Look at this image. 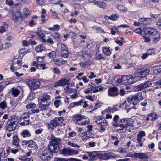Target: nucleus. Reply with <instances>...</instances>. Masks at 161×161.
I'll list each match as a JSON object with an SVG mask.
<instances>
[{
    "mask_svg": "<svg viewBox=\"0 0 161 161\" xmlns=\"http://www.w3.org/2000/svg\"><path fill=\"white\" fill-rule=\"evenodd\" d=\"M144 33L152 37L151 41L154 44L158 43L160 39V32L153 28L146 27L144 30Z\"/></svg>",
    "mask_w": 161,
    "mask_h": 161,
    "instance_id": "obj_1",
    "label": "nucleus"
},
{
    "mask_svg": "<svg viewBox=\"0 0 161 161\" xmlns=\"http://www.w3.org/2000/svg\"><path fill=\"white\" fill-rule=\"evenodd\" d=\"M61 139L55 137L54 135L51 136V140L48 146V150L57 153L59 150V146L60 144Z\"/></svg>",
    "mask_w": 161,
    "mask_h": 161,
    "instance_id": "obj_2",
    "label": "nucleus"
},
{
    "mask_svg": "<svg viewBox=\"0 0 161 161\" xmlns=\"http://www.w3.org/2000/svg\"><path fill=\"white\" fill-rule=\"evenodd\" d=\"M18 118L17 116L15 115L10 117L7 123L6 129L7 130L10 131L15 129L17 125L16 121Z\"/></svg>",
    "mask_w": 161,
    "mask_h": 161,
    "instance_id": "obj_3",
    "label": "nucleus"
},
{
    "mask_svg": "<svg viewBox=\"0 0 161 161\" xmlns=\"http://www.w3.org/2000/svg\"><path fill=\"white\" fill-rule=\"evenodd\" d=\"M73 120L76 123L80 125H85L88 124L90 121V119L88 117L76 114L73 118Z\"/></svg>",
    "mask_w": 161,
    "mask_h": 161,
    "instance_id": "obj_4",
    "label": "nucleus"
},
{
    "mask_svg": "<svg viewBox=\"0 0 161 161\" xmlns=\"http://www.w3.org/2000/svg\"><path fill=\"white\" fill-rule=\"evenodd\" d=\"M64 118L63 117H55V119L51 120L48 124V128L53 129L60 124L63 121Z\"/></svg>",
    "mask_w": 161,
    "mask_h": 161,
    "instance_id": "obj_5",
    "label": "nucleus"
},
{
    "mask_svg": "<svg viewBox=\"0 0 161 161\" xmlns=\"http://www.w3.org/2000/svg\"><path fill=\"white\" fill-rule=\"evenodd\" d=\"M142 99V94L141 93H138L134 96H130L128 97V102L132 105H135Z\"/></svg>",
    "mask_w": 161,
    "mask_h": 161,
    "instance_id": "obj_6",
    "label": "nucleus"
},
{
    "mask_svg": "<svg viewBox=\"0 0 161 161\" xmlns=\"http://www.w3.org/2000/svg\"><path fill=\"white\" fill-rule=\"evenodd\" d=\"M153 86L154 83L153 82V81H147L143 83L135 86L134 87V90L135 91H138L148 87Z\"/></svg>",
    "mask_w": 161,
    "mask_h": 161,
    "instance_id": "obj_7",
    "label": "nucleus"
},
{
    "mask_svg": "<svg viewBox=\"0 0 161 161\" xmlns=\"http://www.w3.org/2000/svg\"><path fill=\"white\" fill-rule=\"evenodd\" d=\"M40 82L36 79L31 80L27 83V84L31 91H33L38 89L40 86Z\"/></svg>",
    "mask_w": 161,
    "mask_h": 161,
    "instance_id": "obj_8",
    "label": "nucleus"
},
{
    "mask_svg": "<svg viewBox=\"0 0 161 161\" xmlns=\"http://www.w3.org/2000/svg\"><path fill=\"white\" fill-rule=\"evenodd\" d=\"M49 152L47 151L44 152L42 153L41 154V158L44 160H49L53 157V153H56L55 152H53V151H49Z\"/></svg>",
    "mask_w": 161,
    "mask_h": 161,
    "instance_id": "obj_9",
    "label": "nucleus"
},
{
    "mask_svg": "<svg viewBox=\"0 0 161 161\" xmlns=\"http://www.w3.org/2000/svg\"><path fill=\"white\" fill-rule=\"evenodd\" d=\"M123 81V84L128 85L133 83V77L130 75H124L121 76Z\"/></svg>",
    "mask_w": 161,
    "mask_h": 161,
    "instance_id": "obj_10",
    "label": "nucleus"
},
{
    "mask_svg": "<svg viewBox=\"0 0 161 161\" xmlns=\"http://www.w3.org/2000/svg\"><path fill=\"white\" fill-rule=\"evenodd\" d=\"M150 72V70L148 69H142L139 70L137 73V77L143 78L148 75Z\"/></svg>",
    "mask_w": 161,
    "mask_h": 161,
    "instance_id": "obj_11",
    "label": "nucleus"
},
{
    "mask_svg": "<svg viewBox=\"0 0 161 161\" xmlns=\"http://www.w3.org/2000/svg\"><path fill=\"white\" fill-rule=\"evenodd\" d=\"M113 154L112 153L99 154L98 158L103 160H107L111 158L114 157V156L112 155Z\"/></svg>",
    "mask_w": 161,
    "mask_h": 161,
    "instance_id": "obj_12",
    "label": "nucleus"
},
{
    "mask_svg": "<svg viewBox=\"0 0 161 161\" xmlns=\"http://www.w3.org/2000/svg\"><path fill=\"white\" fill-rule=\"evenodd\" d=\"M51 98L50 96L47 93L43 94L40 97L41 102L43 103L49 104L50 103Z\"/></svg>",
    "mask_w": 161,
    "mask_h": 161,
    "instance_id": "obj_13",
    "label": "nucleus"
},
{
    "mask_svg": "<svg viewBox=\"0 0 161 161\" xmlns=\"http://www.w3.org/2000/svg\"><path fill=\"white\" fill-rule=\"evenodd\" d=\"M49 104V103L47 104H44L40 102L39 104V108L42 111H46L51 112L52 111L51 109L48 107Z\"/></svg>",
    "mask_w": 161,
    "mask_h": 161,
    "instance_id": "obj_14",
    "label": "nucleus"
},
{
    "mask_svg": "<svg viewBox=\"0 0 161 161\" xmlns=\"http://www.w3.org/2000/svg\"><path fill=\"white\" fill-rule=\"evenodd\" d=\"M23 117H20L19 118V122L22 126H25L29 124L30 119L23 118Z\"/></svg>",
    "mask_w": 161,
    "mask_h": 161,
    "instance_id": "obj_15",
    "label": "nucleus"
},
{
    "mask_svg": "<svg viewBox=\"0 0 161 161\" xmlns=\"http://www.w3.org/2000/svg\"><path fill=\"white\" fill-rule=\"evenodd\" d=\"M108 95L111 96H114L118 94V89L116 87L110 88L108 92Z\"/></svg>",
    "mask_w": 161,
    "mask_h": 161,
    "instance_id": "obj_16",
    "label": "nucleus"
},
{
    "mask_svg": "<svg viewBox=\"0 0 161 161\" xmlns=\"http://www.w3.org/2000/svg\"><path fill=\"white\" fill-rule=\"evenodd\" d=\"M67 82L68 80L67 79L65 78H62L54 84V87H57L59 86L65 85H66V83H67Z\"/></svg>",
    "mask_w": 161,
    "mask_h": 161,
    "instance_id": "obj_17",
    "label": "nucleus"
},
{
    "mask_svg": "<svg viewBox=\"0 0 161 161\" xmlns=\"http://www.w3.org/2000/svg\"><path fill=\"white\" fill-rule=\"evenodd\" d=\"M137 158L140 159L146 160L148 158V154L147 153H137Z\"/></svg>",
    "mask_w": 161,
    "mask_h": 161,
    "instance_id": "obj_18",
    "label": "nucleus"
},
{
    "mask_svg": "<svg viewBox=\"0 0 161 161\" xmlns=\"http://www.w3.org/2000/svg\"><path fill=\"white\" fill-rule=\"evenodd\" d=\"M88 154V156L89 157H91L92 158H90L88 159V160L89 161H93V159L95 158L98 157V154L96 152H87Z\"/></svg>",
    "mask_w": 161,
    "mask_h": 161,
    "instance_id": "obj_19",
    "label": "nucleus"
},
{
    "mask_svg": "<svg viewBox=\"0 0 161 161\" xmlns=\"http://www.w3.org/2000/svg\"><path fill=\"white\" fill-rule=\"evenodd\" d=\"M28 149H36L38 147L37 144L33 140H30L27 146Z\"/></svg>",
    "mask_w": 161,
    "mask_h": 161,
    "instance_id": "obj_20",
    "label": "nucleus"
},
{
    "mask_svg": "<svg viewBox=\"0 0 161 161\" xmlns=\"http://www.w3.org/2000/svg\"><path fill=\"white\" fill-rule=\"evenodd\" d=\"M119 126L120 127L124 128L125 129L126 127V124H127V118L121 119L119 121Z\"/></svg>",
    "mask_w": 161,
    "mask_h": 161,
    "instance_id": "obj_21",
    "label": "nucleus"
},
{
    "mask_svg": "<svg viewBox=\"0 0 161 161\" xmlns=\"http://www.w3.org/2000/svg\"><path fill=\"white\" fill-rule=\"evenodd\" d=\"M70 149L64 148L60 150L59 152L60 154L63 155L64 156H70Z\"/></svg>",
    "mask_w": 161,
    "mask_h": 161,
    "instance_id": "obj_22",
    "label": "nucleus"
},
{
    "mask_svg": "<svg viewBox=\"0 0 161 161\" xmlns=\"http://www.w3.org/2000/svg\"><path fill=\"white\" fill-rule=\"evenodd\" d=\"M19 139L16 135H15L13 137L12 141V145L18 147L19 146Z\"/></svg>",
    "mask_w": 161,
    "mask_h": 161,
    "instance_id": "obj_23",
    "label": "nucleus"
},
{
    "mask_svg": "<svg viewBox=\"0 0 161 161\" xmlns=\"http://www.w3.org/2000/svg\"><path fill=\"white\" fill-rule=\"evenodd\" d=\"M21 135L24 137H28L31 136V134L29 130H28L25 129L23 130L21 133Z\"/></svg>",
    "mask_w": 161,
    "mask_h": 161,
    "instance_id": "obj_24",
    "label": "nucleus"
},
{
    "mask_svg": "<svg viewBox=\"0 0 161 161\" xmlns=\"http://www.w3.org/2000/svg\"><path fill=\"white\" fill-rule=\"evenodd\" d=\"M22 17V13L20 11H18L13 16L12 19L15 21H17L19 19V17Z\"/></svg>",
    "mask_w": 161,
    "mask_h": 161,
    "instance_id": "obj_25",
    "label": "nucleus"
},
{
    "mask_svg": "<svg viewBox=\"0 0 161 161\" xmlns=\"http://www.w3.org/2000/svg\"><path fill=\"white\" fill-rule=\"evenodd\" d=\"M106 120L104 118L101 116H98L97 118V120L95 121L97 125H101Z\"/></svg>",
    "mask_w": 161,
    "mask_h": 161,
    "instance_id": "obj_26",
    "label": "nucleus"
},
{
    "mask_svg": "<svg viewBox=\"0 0 161 161\" xmlns=\"http://www.w3.org/2000/svg\"><path fill=\"white\" fill-rule=\"evenodd\" d=\"M53 61L56 64L58 65L61 66L63 64H64L65 63V61L63 59H59L58 58H56L53 60Z\"/></svg>",
    "mask_w": 161,
    "mask_h": 161,
    "instance_id": "obj_27",
    "label": "nucleus"
},
{
    "mask_svg": "<svg viewBox=\"0 0 161 161\" xmlns=\"http://www.w3.org/2000/svg\"><path fill=\"white\" fill-rule=\"evenodd\" d=\"M95 5H97L99 7L104 8L106 7V4L104 3L101 1H98L94 2Z\"/></svg>",
    "mask_w": 161,
    "mask_h": 161,
    "instance_id": "obj_28",
    "label": "nucleus"
},
{
    "mask_svg": "<svg viewBox=\"0 0 161 161\" xmlns=\"http://www.w3.org/2000/svg\"><path fill=\"white\" fill-rule=\"evenodd\" d=\"M39 29H38V31L36 33L38 35V36L42 39V42H47L46 39L44 38V37H45L44 34L41 31H39Z\"/></svg>",
    "mask_w": 161,
    "mask_h": 161,
    "instance_id": "obj_29",
    "label": "nucleus"
},
{
    "mask_svg": "<svg viewBox=\"0 0 161 161\" xmlns=\"http://www.w3.org/2000/svg\"><path fill=\"white\" fill-rule=\"evenodd\" d=\"M20 93L19 90L17 89L12 88V94L14 97H17Z\"/></svg>",
    "mask_w": 161,
    "mask_h": 161,
    "instance_id": "obj_30",
    "label": "nucleus"
},
{
    "mask_svg": "<svg viewBox=\"0 0 161 161\" xmlns=\"http://www.w3.org/2000/svg\"><path fill=\"white\" fill-rule=\"evenodd\" d=\"M68 50L61 51V56L62 57L64 58H67L68 57Z\"/></svg>",
    "mask_w": 161,
    "mask_h": 161,
    "instance_id": "obj_31",
    "label": "nucleus"
},
{
    "mask_svg": "<svg viewBox=\"0 0 161 161\" xmlns=\"http://www.w3.org/2000/svg\"><path fill=\"white\" fill-rule=\"evenodd\" d=\"M66 92L67 93H72L74 92L75 90L73 88H70L69 86H67L65 89Z\"/></svg>",
    "mask_w": 161,
    "mask_h": 161,
    "instance_id": "obj_32",
    "label": "nucleus"
},
{
    "mask_svg": "<svg viewBox=\"0 0 161 161\" xmlns=\"http://www.w3.org/2000/svg\"><path fill=\"white\" fill-rule=\"evenodd\" d=\"M126 127L128 126H133V122L131 119L127 118Z\"/></svg>",
    "mask_w": 161,
    "mask_h": 161,
    "instance_id": "obj_33",
    "label": "nucleus"
},
{
    "mask_svg": "<svg viewBox=\"0 0 161 161\" xmlns=\"http://www.w3.org/2000/svg\"><path fill=\"white\" fill-rule=\"evenodd\" d=\"M44 49V47L43 45H38L36 48V51L37 52H41Z\"/></svg>",
    "mask_w": 161,
    "mask_h": 161,
    "instance_id": "obj_34",
    "label": "nucleus"
},
{
    "mask_svg": "<svg viewBox=\"0 0 161 161\" xmlns=\"http://www.w3.org/2000/svg\"><path fill=\"white\" fill-rule=\"evenodd\" d=\"M19 159L23 161H30L31 158H27L26 156H22L19 157Z\"/></svg>",
    "mask_w": 161,
    "mask_h": 161,
    "instance_id": "obj_35",
    "label": "nucleus"
},
{
    "mask_svg": "<svg viewBox=\"0 0 161 161\" xmlns=\"http://www.w3.org/2000/svg\"><path fill=\"white\" fill-rule=\"evenodd\" d=\"M118 17L119 16L117 14H115L113 13L111 16H110V19L112 20L115 21L118 19Z\"/></svg>",
    "mask_w": 161,
    "mask_h": 161,
    "instance_id": "obj_36",
    "label": "nucleus"
},
{
    "mask_svg": "<svg viewBox=\"0 0 161 161\" xmlns=\"http://www.w3.org/2000/svg\"><path fill=\"white\" fill-rule=\"evenodd\" d=\"M155 114L153 113H151L148 115L149 117L150 118V119L151 121H154L157 118L155 116Z\"/></svg>",
    "mask_w": 161,
    "mask_h": 161,
    "instance_id": "obj_37",
    "label": "nucleus"
},
{
    "mask_svg": "<svg viewBox=\"0 0 161 161\" xmlns=\"http://www.w3.org/2000/svg\"><path fill=\"white\" fill-rule=\"evenodd\" d=\"M6 107L7 104L5 101H3L0 103V108L2 109H4Z\"/></svg>",
    "mask_w": 161,
    "mask_h": 161,
    "instance_id": "obj_38",
    "label": "nucleus"
},
{
    "mask_svg": "<svg viewBox=\"0 0 161 161\" xmlns=\"http://www.w3.org/2000/svg\"><path fill=\"white\" fill-rule=\"evenodd\" d=\"M36 106V105L33 103L31 102L28 104L26 106L27 108H35Z\"/></svg>",
    "mask_w": 161,
    "mask_h": 161,
    "instance_id": "obj_39",
    "label": "nucleus"
},
{
    "mask_svg": "<svg viewBox=\"0 0 161 161\" xmlns=\"http://www.w3.org/2000/svg\"><path fill=\"white\" fill-rule=\"evenodd\" d=\"M79 153V151L78 150L70 149V156L78 154Z\"/></svg>",
    "mask_w": 161,
    "mask_h": 161,
    "instance_id": "obj_40",
    "label": "nucleus"
},
{
    "mask_svg": "<svg viewBox=\"0 0 161 161\" xmlns=\"http://www.w3.org/2000/svg\"><path fill=\"white\" fill-rule=\"evenodd\" d=\"M16 64L17 66H16V67L15 68V69L17 70L21 68L22 66V63L21 61L18 60L16 61Z\"/></svg>",
    "mask_w": 161,
    "mask_h": 161,
    "instance_id": "obj_41",
    "label": "nucleus"
},
{
    "mask_svg": "<svg viewBox=\"0 0 161 161\" xmlns=\"http://www.w3.org/2000/svg\"><path fill=\"white\" fill-rule=\"evenodd\" d=\"M118 8L120 11H123L124 12L126 11L127 9L125 8V7L122 5H119L118 6Z\"/></svg>",
    "mask_w": 161,
    "mask_h": 161,
    "instance_id": "obj_42",
    "label": "nucleus"
},
{
    "mask_svg": "<svg viewBox=\"0 0 161 161\" xmlns=\"http://www.w3.org/2000/svg\"><path fill=\"white\" fill-rule=\"evenodd\" d=\"M24 14L25 16L27 17L30 14L29 10L27 8H24L23 10Z\"/></svg>",
    "mask_w": 161,
    "mask_h": 161,
    "instance_id": "obj_43",
    "label": "nucleus"
},
{
    "mask_svg": "<svg viewBox=\"0 0 161 161\" xmlns=\"http://www.w3.org/2000/svg\"><path fill=\"white\" fill-rule=\"evenodd\" d=\"M15 59H14L13 61V65L11 66L10 69L12 71H14L15 69V68L16 67V64L15 63L16 62L15 61Z\"/></svg>",
    "mask_w": 161,
    "mask_h": 161,
    "instance_id": "obj_44",
    "label": "nucleus"
},
{
    "mask_svg": "<svg viewBox=\"0 0 161 161\" xmlns=\"http://www.w3.org/2000/svg\"><path fill=\"white\" fill-rule=\"evenodd\" d=\"M147 19L151 20L150 18H140L139 19L138 21L140 23V24L143 23L144 21H146Z\"/></svg>",
    "mask_w": 161,
    "mask_h": 161,
    "instance_id": "obj_45",
    "label": "nucleus"
},
{
    "mask_svg": "<svg viewBox=\"0 0 161 161\" xmlns=\"http://www.w3.org/2000/svg\"><path fill=\"white\" fill-rule=\"evenodd\" d=\"M48 56L52 58H54L56 56V53L54 51H52L49 53Z\"/></svg>",
    "mask_w": 161,
    "mask_h": 161,
    "instance_id": "obj_46",
    "label": "nucleus"
},
{
    "mask_svg": "<svg viewBox=\"0 0 161 161\" xmlns=\"http://www.w3.org/2000/svg\"><path fill=\"white\" fill-rule=\"evenodd\" d=\"M21 117H23V118H26L27 119H29L30 118V113L29 112H25L23 113V114Z\"/></svg>",
    "mask_w": 161,
    "mask_h": 161,
    "instance_id": "obj_47",
    "label": "nucleus"
},
{
    "mask_svg": "<svg viewBox=\"0 0 161 161\" xmlns=\"http://www.w3.org/2000/svg\"><path fill=\"white\" fill-rule=\"evenodd\" d=\"M11 46V44L10 43H7L4 44L3 46V48L4 49H6L9 48Z\"/></svg>",
    "mask_w": 161,
    "mask_h": 161,
    "instance_id": "obj_48",
    "label": "nucleus"
},
{
    "mask_svg": "<svg viewBox=\"0 0 161 161\" xmlns=\"http://www.w3.org/2000/svg\"><path fill=\"white\" fill-rule=\"evenodd\" d=\"M61 103V101L60 100H56L54 102V104L57 108H58Z\"/></svg>",
    "mask_w": 161,
    "mask_h": 161,
    "instance_id": "obj_49",
    "label": "nucleus"
},
{
    "mask_svg": "<svg viewBox=\"0 0 161 161\" xmlns=\"http://www.w3.org/2000/svg\"><path fill=\"white\" fill-rule=\"evenodd\" d=\"M52 36L56 39L58 40L60 37V34L58 33H55Z\"/></svg>",
    "mask_w": 161,
    "mask_h": 161,
    "instance_id": "obj_50",
    "label": "nucleus"
},
{
    "mask_svg": "<svg viewBox=\"0 0 161 161\" xmlns=\"http://www.w3.org/2000/svg\"><path fill=\"white\" fill-rule=\"evenodd\" d=\"M154 52V50H153V49H149L148 50H147L146 53L149 56L152 55V54H153Z\"/></svg>",
    "mask_w": 161,
    "mask_h": 161,
    "instance_id": "obj_51",
    "label": "nucleus"
},
{
    "mask_svg": "<svg viewBox=\"0 0 161 161\" xmlns=\"http://www.w3.org/2000/svg\"><path fill=\"white\" fill-rule=\"evenodd\" d=\"M83 102L82 101L80 100L78 102H75L72 103V104H73V106H76L79 105L83 103Z\"/></svg>",
    "mask_w": 161,
    "mask_h": 161,
    "instance_id": "obj_52",
    "label": "nucleus"
},
{
    "mask_svg": "<svg viewBox=\"0 0 161 161\" xmlns=\"http://www.w3.org/2000/svg\"><path fill=\"white\" fill-rule=\"evenodd\" d=\"M36 2L40 5L43 4L45 2L46 0H36Z\"/></svg>",
    "mask_w": 161,
    "mask_h": 161,
    "instance_id": "obj_53",
    "label": "nucleus"
},
{
    "mask_svg": "<svg viewBox=\"0 0 161 161\" xmlns=\"http://www.w3.org/2000/svg\"><path fill=\"white\" fill-rule=\"evenodd\" d=\"M137 153H129V155H128V156L130 157L131 158H137Z\"/></svg>",
    "mask_w": 161,
    "mask_h": 161,
    "instance_id": "obj_54",
    "label": "nucleus"
},
{
    "mask_svg": "<svg viewBox=\"0 0 161 161\" xmlns=\"http://www.w3.org/2000/svg\"><path fill=\"white\" fill-rule=\"evenodd\" d=\"M145 134L144 131H142L139 132V133L137 135V136L142 138L145 135Z\"/></svg>",
    "mask_w": 161,
    "mask_h": 161,
    "instance_id": "obj_55",
    "label": "nucleus"
},
{
    "mask_svg": "<svg viewBox=\"0 0 161 161\" xmlns=\"http://www.w3.org/2000/svg\"><path fill=\"white\" fill-rule=\"evenodd\" d=\"M53 71L54 73L56 74H59L60 73V69L57 68V67H54L53 69Z\"/></svg>",
    "mask_w": 161,
    "mask_h": 161,
    "instance_id": "obj_56",
    "label": "nucleus"
},
{
    "mask_svg": "<svg viewBox=\"0 0 161 161\" xmlns=\"http://www.w3.org/2000/svg\"><path fill=\"white\" fill-rule=\"evenodd\" d=\"M68 144L70 146H71L73 147H77L78 148L80 147V146L76 144H75L74 143H71V142H69Z\"/></svg>",
    "mask_w": 161,
    "mask_h": 161,
    "instance_id": "obj_57",
    "label": "nucleus"
},
{
    "mask_svg": "<svg viewBox=\"0 0 161 161\" xmlns=\"http://www.w3.org/2000/svg\"><path fill=\"white\" fill-rule=\"evenodd\" d=\"M108 111L110 112L113 113V112H114L117 110V108H110V107H108Z\"/></svg>",
    "mask_w": 161,
    "mask_h": 161,
    "instance_id": "obj_58",
    "label": "nucleus"
},
{
    "mask_svg": "<svg viewBox=\"0 0 161 161\" xmlns=\"http://www.w3.org/2000/svg\"><path fill=\"white\" fill-rule=\"evenodd\" d=\"M115 42L117 44H119L121 46L123 45V44L122 41L120 40H119L118 39L115 40Z\"/></svg>",
    "mask_w": 161,
    "mask_h": 161,
    "instance_id": "obj_59",
    "label": "nucleus"
},
{
    "mask_svg": "<svg viewBox=\"0 0 161 161\" xmlns=\"http://www.w3.org/2000/svg\"><path fill=\"white\" fill-rule=\"evenodd\" d=\"M6 4L10 6L14 4L12 0H6Z\"/></svg>",
    "mask_w": 161,
    "mask_h": 161,
    "instance_id": "obj_60",
    "label": "nucleus"
},
{
    "mask_svg": "<svg viewBox=\"0 0 161 161\" xmlns=\"http://www.w3.org/2000/svg\"><path fill=\"white\" fill-rule=\"evenodd\" d=\"M134 31L136 33L140 34L142 33L141 29L140 28L136 29L134 30Z\"/></svg>",
    "mask_w": 161,
    "mask_h": 161,
    "instance_id": "obj_61",
    "label": "nucleus"
},
{
    "mask_svg": "<svg viewBox=\"0 0 161 161\" xmlns=\"http://www.w3.org/2000/svg\"><path fill=\"white\" fill-rule=\"evenodd\" d=\"M61 51H64V50H68L67 47H66V45L64 44H61Z\"/></svg>",
    "mask_w": 161,
    "mask_h": 161,
    "instance_id": "obj_62",
    "label": "nucleus"
},
{
    "mask_svg": "<svg viewBox=\"0 0 161 161\" xmlns=\"http://www.w3.org/2000/svg\"><path fill=\"white\" fill-rule=\"evenodd\" d=\"M92 89L90 88H89L87 89H86L84 91V93L86 94H88L89 93L92 92Z\"/></svg>",
    "mask_w": 161,
    "mask_h": 161,
    "instance_id": "obj_63",
    "label": "nucleus"
},
{
    "mask_svg": "<svg viewBox=\"0 0 161 161\" xmlns=\"http://www.w3.org/2000/svg\"><path fill=\"white\" fill-rule=\"evenodd\" d=\"M55 161H67L65 158H56L55 159Z\"/></svg>",
    "mask_w": 161,
    "mask_h": 161,
    "instance_id": "obj_64",
    "label": "nucleus"
}]
</instances>
